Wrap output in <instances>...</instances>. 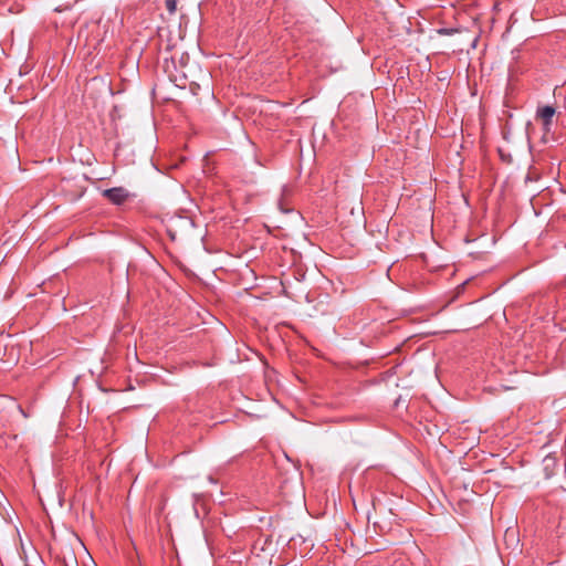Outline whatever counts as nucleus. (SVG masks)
Returning <instances> with one entry per match:
<instances>
[{"label": "nucleus", "instance_id": "f03ea898", "mask_svg": "<svg viewBox=\"0 0 566 566\" xmlns=\"http://www.w3.org/2000/svg\"><path fill=\"white\" fill-rule=\"evenodd\" d=\"M554 115L555 108L549 105L539 107L536 112V116L542 120L543 127L546 132L551 129Z\"/></svg>", "mask_w": 566, "mask_h": 566}, {"label": "nucleus", "instance_id": "f257e3e1", "mask_svg": "<svg viewBox=\"0 0 566 566\" xmlns=\"http://www.w3.org/2000/svg\"><path fill=\"white\" fill-rule=\"evenodd\" d=\"M102 195L109 202L117 205V206L123 205L129 197L128 191L123 187H114V188L105 189Z\"/></svg>", "mask_w": 566, "mask_h": 566}, {"label": "nucleus", "instance_id": "20e7f679", "mask_svg": "<svg viewBox=\"0 0 566 566\" xmlns=\"http://www.w3.org/2000/svg\"><path fill=\"white\" fill-rule=\"evenodd\" d=\"M25 566H29V565H25Z\"/></svg>", "mask_w": 566, "mask_h": 566}, {"label": "nucleus", "instance_id": "7ed1b4c3", "mask_svg": "<svg viewBox=\"0 0 566 566\" xmlns=\"http://www.w3.org/2000/svg\"><path fill=\"white\" fill-rule=\"evenodd\" d=\"M166 9L169 13H175L177 9V0H165Z\"/></svg>", "mask_w": 566, "mask_h": 566}]
</instances>
